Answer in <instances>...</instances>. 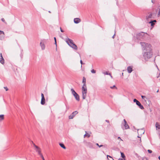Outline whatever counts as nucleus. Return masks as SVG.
<instances>
[{"label": "nucleus", "instance_id": "obj_1", "mask_svg": "<svg viewBox=\"0 0 160 160\" xmlns=\"http://www.w3.org/2000/svg\"><path fill=\"white\" fill-rule=\"evenodd\" d=\"M140 43L144 50L143 56L145 60H147L151 58L152 55L151 45L149 44L144 42H141Z\"/></svg>", "mask_w": 160, "mask_h": 160}, {"label": "nucleus", "instance_id": "obj_2", "mask_svg": "<svg viewBox=\"0 0 160 160\" xmlns=\"http://www.w3.org/2000/svg\"><path fill=\"white\" fill-rule=\"evenodd\" d=\"M145 34V33L141 32L136 34L135 36H134L133 39L135 41L136 39L141 40L142 38Z\"/></svg>", "mask_w": 160, "mask_h": 160}, {"label": "nucleus", "instance_id": "obj_3", "mask_svg": "<svg viewBox=\"0 0 160 160\" xmlns=\"http://www.w3.org/2000/svg\"><path fill=\"white\" fill-rule=\"evenodd\" d=\"M82 98L83 99H84L86 97L87 93V87H82Z\"/></svg>", "mask_w": 160, "mask_h": 160}, {"label": "nucleus", "instance_id": "obj_4", "mask_svg": "<svg viewBox=\"0 0 160 160\" xmlns=\"http://www.w3.org/2000/svg\"><path fill=\"white\" fill-rule=\"evenodd\" d=\"M133 102L136 103V104L141 109H143L144 108L142 105H141L140 102L137 100L136 99H134Z\"/></svg>", "mask_w": 160, "mask_h": 160}, {"label": "nucleus", "instance_id": "obj_5", "mask_svg": "<svg viewBox=\"0 0 160 160\" xmlns=\"http://www.w3.org/2000/svg\"><path fill=\"white\" fill-rule=\"evenodd\" d=\"M78 112L77 111L73 112L71 115L69 116V119H72L78 113Z\"/></svg>", "mask_w": 160, "mask_h": 160}, {"label": "nucleus", "instance_id": "obj_6", "mask_svg": "<svg viewBox=\"0 0 160 160\" xmlns=\"http://www.w3.org/2000/svg\"><path fill=\"white\" fill-rule=\"evenodd\" d=\"M41 103L42 105H44L45 103V100L44 97V94L42 93H41Z\"/></svg>", "mask_w": 160, "mask_h": 160}, {"label": "nucleus", "instance_id": "obj_7", "mask_svg": "<svg viewBox=\"0 0 160 160\" xmlns=\"http://www.w3.org/2000/svg\"><path fill=\"white\" fill-rule=\"evenodd\" d=\"M66 42L69 46L71 45L72 43L73 42V41L72 40L69 38H66Z\"/></svg>", "mask_w": 160, "mask_h": 160}, {"label": "nucleus", "instance_id": "obj_8", "mask_svg": "<svg viewBox=\"0 0 160 160\" xmlns=\"http://www.w3.org/2000/svg\"><path fill=\"white\" fill-rule=\"evenodd\" d=\"M123 122H124V124H123L122 123V124H123L125 129H129V127L128 125V124L127 123V122L125 119H124L123 120Z\"/></svg>", "mask_w": 160, "mask_h": 160}, {"label": "nucleus", "instance_id": "obj_9", "mask_svg": "<svg viewBox=\"0 0 160 160\" xmlns=\"http://www.w3.org/2000/svg\"><path fill=\"white\" fill-rule=\"evenodd\" d=\"M4 38V33L2 31L0 30V39L2 40Z\"/></svg>", "mask_w": 160, "mask_h": 160}, {"label": "nucleus", "instance_id": "obj_10", "mask_svg": "<svg viewBox=\"0 0 160 160\" xmlns=\"http://www.w3.org/2000/svg\"><path fill=\"white\" fill-rule=\"evenodd\" d=\"M69 46L75 50H78L77 46L73 42Z\"/></svg>", "mask_w": 160, "mask_h": 160}, {"label": "nucleus", "instance_id": "obj_11", "mask_svg": "<svg viewBox=\"0 0 160 160\" xmlns=\"http://www.w3.org/2000/svg\"><path fill=\"white\" fill-rule=\"evenodd\" d=\"M133 67L132 66H129L127 68V71L129 73H131L132 71Z\"/></svg>", "mask_w": 160, "mask_h": 160}, {"label": "nucleus", "instance_id": "obj_12", "mask_svg": "<svg viewBox=\"0 0 160 160\" xmlns=\"http://www.w3.org/2000/svg\"><path fill=\"white\" fill-rule=\"evenodd\" d=\"M81 21V20L80 18H74V22L75 23L77 24L80 22Z\"/></svg>", "mask_w": 160, "mask_h": 160}, {"label": "nucleus", "instance_id": "obj_13", "mask_svg": "<svg viewBox=\"0 0 160 160\" xmlns=\"http://www.w3.org/2000/svg\"><path fill=\"white\" fill-rule=\"evenodd\" d=\"M73 96H74L76 99L77 101H79V100H80L79 97V95L77 93L76 94H75L73 95Z\"/></svg>", "mask_w": 160, "mask_h": 160}, {"label": "nucleus", "instance_id": "obj_14", "mask_svg": "<svg viewBox=\"0 0 160 160\" xmlns=\"http://www.w3.org/2000/svg\"><path fill=\"white\" fill-rule=\"evenodd\" d=\"M138 133L139 132L141 134H143L145 132V131L143 129H138Z\"/></svg>", "mask_w": 160, "mask_h": 160}, {"label": "nucleus", "instance_id": "obj_15", "mask_svg": "<svg viewBox=\"0 0 160 160\" xmlns=\"http://www.w3.org/2000/svg\"><path fill=\"white\" fill-rule=\"evenodd\" d=\"M40 46L41 47L42 50H43L45 49V45L43 43H42V42L40 43Z\"/></svg>", "mask_w": 160, "mask_h": 160}, {"label": "nucleus", "instance_id": "obj_16", "mask_svg": "<svg viewBox=\"0 0 160 160\" xmlns=\"http://www.w3.org/2000/svg\"><path fill=\"white\" fill-rule=\"evenodd\" d=\"M0 62L2 64L4 63V60L2 57H0Z\"/></svg>", "mask_w": 160, "mask_h": 160}, {"label": "nucleus", "instance_id": "obj_17", "mask_svg": "<svg viewBox=\"0 0 160 160\" xmlns=\"http://www.w3.org/2000/svg\"><path fill=\"white\" fill-rule=\"evenodd\" d=\"M155 126L157 130H158V129H160V125L158 122H156Z\"/></svg>", "mask_w": 160, "mask_h": 160}, {"label": "nucleus", "instance_id": "obj_18", "mask_svg": "<svg viewBox=\"0 0 160 160\" xmlns=\"http://www.w3.org/2000/svg\"><path fill=\"white\" fill-rule=\"evenodd\" d=\"M36 151L38 153V154L40 155L42 153H41V150L40 148H39L37 149H35Z\"/></svg>", "mask_w": 160, "mask_h": 160}, {"label": "nucleus", "instance_id": "obj_19", "mask_svg": "<svg viewBox=\"0 0 160 160\" xmlns=\"http://www.w3.org/2000/svg\"><path fill=\"white\" fill-rule=\"evenodd\" d=\"M85 132L86 134L84 136V138L85 137H87L88 138L90 137V134L88 133L86 131H85Z\"/></svg>", "mask_w": 160, "mask_h": 160}, {"label": "nucleus", "instance_id": "obj_20", "mask_svg": "<svg viewBox=\"0 0 160 160\" xmlns=\"http://www.w3.org/2000/svg\"><path fill=\"white\" fill-rule=\"evenodd\" d=\"M4 119V115L3 114L0 115V121H2Z\"/></svg>", "mask_w": 160, "mask_h": 160}, {"label": "nucleus", "instance_id": "obj_21", "mask_svg": "<svg viewBox=\"0 0 160 160\" xmlns=\"http://www.w3.org/2000/svg\"><path fill=\"white\" fill-rule=\"evenodd\" d=\"M59 145L60 146L62 147V148H63L64 149H66V147H65V146H64V144H63V143H59Z\"/></svg>", "mask_w": 160, "mask_h": 160}, {"label": "nucleus", "instance_id": "obj_22", "mask_svg": "<svg viewBox=\"0 0 160 160\" xmlns=\"http://www.w3.org/2000/svg\"><path fill=\"white\" fill-rule=\"evenodd\" d=\"M71 91L72 92V94L73 95L77 93L75 92L73 88H71Z\"/></svg>", "mask_w": 160, "mask_h": 160}, {"label": "nucleus", "instance_id": "obj_23", "mask_svg": "<svg viewBox=\"0 0 160 160\" xmlns=\"http://www.w3.org/2000/svg\"><path fill=\"white\" fill-rule=\"evenodd\" d=\"M121 157L124 159V160H125V155L122 152H121Z\"/></svg>", "mask_w": 160, "mask_h": 160}, {"label": "nucleus", "instance_id": "obj_24", "mask_svg": "<svg viewBox=\"0 0 160 160\" xmlns=\"http://www.w3.org/2000/svg\"><path fill=\"white\" fill-rule=\"evenodd\" d=\"M86 78H85V77H83L82 82L83 83H86Z\"/></svg>", "mask_w": 160, "mask_h": 160}, {"label": "nucleus", "instance_id": "obj_25", "mask_svg": "<svg viewBox=\"0 0 160 160\" xmlns=\"http://www.w3.org/2000/svg\"><path fill=\"white\" fill-rule=\"evenodd\" d=\"M104 74L109 75L111 76V74L110 73H108L107 72H106L103 73Z\"/></svg>", "mask_w": 160, "mask_h": 160}, {"label": "nucleus", "instance_id": "obj_26", "mask_svg": "<svg viewBox=\"0 0 160 160\" xmlns=\"http://www.w3.org/2000/svg\"><path fill=\"white\" fill-rule=\"evenodd\" d=\"M91 72L92 73H96V71L94 70L93 69H92L91 70Z\"/></svg>", "mask_w": 160, "mask_h": 160}, {"label": "nucleus", "instance_id": "obj_27", "mask_svg": "<svg viewBox=\"0 0 160 160\" xmlns=\"http://www.w3.org/2000/svg\"><path fill=\"white\" fill-rule=\"evenodd\" d=\"M149 23H150L151 24V25L152 26H153L154 24V22H153V21H151Z\"/></svg>", "mask_w": 160, "mask_h": 160}, {"label": "nucleus", "instance_id": "obj_28", "mask_svg": "<svg viewBox=\"0 0 160 160\" xmlns=\"http://www.w3.org/2000/svg\"><path fill=\"white\" fill-rule=\"evenodd\" d=\"M39 155L41 156V157L42 158V160H45L42 154H41Z\"/></svg>", "mask_w": 160, "mask_h": 160}, {"label": "nucleus", "instance_id": "obj_29", "mask_svg": "<svg viewBox=\"0 0 160 160\" xmlns=\"http://www.w3.org/2000/svg\"><path fill=\"white\" fill-rule=\"evenodd\" d=\"M96 145L97 146H98L99 148L102 147L103 146V145H99V144L98 143H97L96 144Z\"/></svg>", "mask_w": 160, "mask_h": 160}, {"label": "nucleus", "instance_id": "obj_30", "mask_svg": "<svg viewBox=\"0 0 160 160\" xmlns=\"http://www.w3.org/2000/svg\"><path fill=\"white\" fill-rule=\"evenodd\" d=\"M107 157L108 158V157H109L110 158H111V159H110L109 160H114L113 159L111 156H110L109 155H107Z\"/></svg>", "mask_w": 160, "mask_h": 160}, {"label": "nucleus", "instance_id": "obj_31", "mask_svg": "<svg viewBox=\"0 0 160 160\" xmlns=\"http://www.w3.org/2000/svg\"><path fill=\"white\" fill-rule=\"evenodd\" d=\"M110 88L111 89H113L114 88H115L116 89H117V87L115 86V85H113V86L110 87Z\"/></svg>", "mask_w": 160, "mask_h": 160}, {"label": "nucleus", "instance_id": "obj_32", "mask_svg": "<svg viewBox=\"0 0 160 160\" xmlns=\"http://www.w3.org/2000/svg\"><path fill=\"white\" fill-rule=\"evenodd\" d=\"M152 17V14H150L148 16V18H151Z\"/></svg>", "mask_w": 160, "mask_h": 160}, {"label": "nucleus", "instance_id": "obj_33", "mask_svg": "<svg viewBox=\"0 0 160 160\" xmlns=\"http://www.w3.org/2000/svg\"><path fill=\"white\" fill-rule=\"evenodd\" d=\"M148 151L149 153H151L152 152V151L149 149L148 150Z\"/></svg>", "mask_w": 160, "mask_h": 160}, {"label": "nucleus", "instance_id": "obj_34", "mask_svg": "<svg viewBox=\"0 0 160 160\" xmlns=\"http://www.w3.org/2000/svg\"><path fill=\"white\" fill-rule=\"evenodd\" d=\"M82 87H86V83H84L83 84V86Z\"/></svg>", "mask_w": 160, "mask_h": 160}, {"label": "nucleus", "instance_id": "obj_35", "mask_svg": "<svg viewBox=\"0 0 160 160\" xmlns=\"http://www.w3.org/2000/svg\"><path fill=\"white\" fill-rule=\"evenodd\" d=\"M4 88L6 91H7L8 90V89L7 87H4Z\"/></svg>", "mask_w": 160, "mask_h": 160}, {"label": "nucleus", "instance_id": "obj_36", "mask_svg": "<svg viewBox=\"0 0 160 160\" xmlns=\"http://www.w3.org/2000/svg\"><path fill=\"white\" fill-rule=\"evenodd\" d=\"M80 62L81 64H82L81 65V67H82V60H81L80 61Z\"/></svg>", "mask_w": 160, "mask_h": 160}, {"label": "nucleus", "instance_id": "obj_37", "mask_svg": "<svg viewBox=\"0 0 160 160\" xmlns=\"http://www.w3.org/2000/svg\"><path fill=\"white\" fill-rule=\"evenodd\" d=\"M141 97H142V99H143V98H146V97H145V96H142H142H141Z\"/></svg>", "mask_w": 160, "mask_h": 160}, {"label": "nucleus", "instance_id": "obj_38", "mask_svg": "<svg viewBox=\"0 0 160 160\" xmlns=\"http://www.w3.org/2000/svg\"><path fill=\"white\" fill-rule=\"evenodd\" d=\"M35 148H36L35 149H38L39 148L38 147V146H36Z\"/></svg>", "mask_w": 160, "mask_h": 160}, {"label": "nucleus", "instance_id": "obj_39", "mask_svg": "<svg viewBox=\"0 0 160 160\" xmlns=\"http://www.w3.org/2000/svg\"><path fill=\"white\" fill-rule=\"evenodd\" d=\"M60 31L61 32H63L64 31L62 29V28H60Z\"/></svg>", "mask_w": 160, "mask_h": 160}, {"label": "nucleus", "instance_id": "obj_40", "mask_svg": "<svg viewBox=\"0 0 160 160\" xmlns=\"http://www.w3.org/2000/svg\"><path fill=\"white\" fill-rule=\"evenodd\" d=\"M1 20L3 22H5V20L3 18H2L1 19Z\"/></svg>", "mask_w": 160, "mask_h": 160}, {"label": "nucleus", "instance_id": "obj_41", "mask_svg": "<svg viewBox=\"0 0 160 160\" xmlns=\"http://www.w3.org/2000/svg\"><path fill=\"white\" fill-rule=\"evenodd\" d=\"M32 143H33V145L35 147V146H36V145H35V144L34 143H33V142H32Z\"/></svg>", "mask_w": 160, "mask_h": 160}, {"label": "nucleus", "instance_id": "obj_42", "mask_svg": "<svg viewBox=\"0 0 160 160\" xmlns=\"http://www.w3.org/2000/svg\"><path fill=\"white\" fill-rule=\"evenodd\" d=\"M115 33L114 35L112 37V38H114V37H115Z\"/></svg>", "mask_w": 160, "mask_h": 160}, {"label": "nucleus", "instance_id": "obj_43", "mask_svg": "<svg viewBox=\"0 0 160 160\" xmlns=\"http://www.w3.org/2000/svg\"><path fill=\"white\" fill-rule=\"evenodd\" d=\"M54 39L55 41H56V38L55 37H54Z\"/></svg>", "mask_w": 160, "mask_h": 160}, {"label": "nucleus", "instance_id": "obj_44", "mask_svg": "<svg viewBox=\"0 0 160 160\" xmlns=\"http://www.w3.org/2000/svg\"><path fill=\"white\" fill-rule=\"evenodd\" d=\"M153 21V22H156V20H153V21Z\"/></svg>", "mask_w": 160, "mask_h": 160}, {"label": "nucleus", "instance_id": "obj_45", "mask_svg": "<svg viewBox=\"0 0 160 160\" xmlns=\"http://www.w3.org/2000/svg\"><path fill=\"white\" fill-rule=\"evenodd\" d=\"M106 121L107 122H108V123H109V121L108 120H106Z\"/></svg>", "mask_w": 160, "mask_h": 160}, {"label": "nucleus", "instance_id": "obj_46", "mask_svg": "<svg viewBox=\"0 0 160 160\" xmlns=\"http://www.w3.org/2000/svg\"><path fill=\"white\" fill-rule=\"evenodd\" d=\"M0 57H2V54L1 53L0 54Z\"/></svg>", "mask_w": 160, "mask_h": 160}, {"label": "nucleus", "instance_id": "obj_47", "mask_svg": "<svg viewBox=\"0 0 160 160\" xmlns=\"http://www.w3.org/2000/svg\"><path fill=\"white\" fill-rule=\"evenodd\" d=\"M55 44L56 45V46H57V42H56V41H55Z\"/></svg>", "mask_w": 160, "mask_h": 160}, {"label": "nucleus", "instance_id": "obj_48", "mask_svg": "<svg viewBox=\"0 0 160 160\" xmlns=\"http://www.w3.org/2000/svg\"><path fill=\"white\" fill-rule=\"evenodd\" d=\"M158 158L159 160H160V156H159Z\"/></svg>", "mask_w": 160, "mask_h": 160}, {"label": "nucleus", "instance_id": "obj_49", "mask_svg": "<svg viewBox=\"0 0 160 160\" xmlns=\"http://www.w3.org/2000/svg\"><path fill=\"white\" fill-rule=\"evenodd\" d=\"M122 76H123V73L122 72Z\"/></svg>", "mask_w": 160, "mask_h": 160}, {"label": "nucleus", "instance_id": "obj_50", "mask_svg": "<svg viewBox=\"0 0 160 160\" xmlns=\"http://www.w3.org/2000/svg\"><path fill=\"white\" fill-rule=\"evenodd\" d=\"M112 78V75H111V76H110Z\"/></svg>", "mask_w": 160, "mask_h": 160}, {"label": "nucleus", "instance_id": "obj_51", "mask_svg": "<svg viewBox=\"0 0 160 160\" xmlns=\"http://www.w3.org/2000/svg\"><path fill=\"white\" fill-rule=\"evenodd\" d=\"M138 138H140V137L138 136Z\"/></svg>", "mask_w": 160, "mask_h": 160}, {"label": "nucleus", "instance_id": "obj_52", "mask_svg": "<svg viewBox=\"0 0 160 160\" xmlns=\"http://www.w3.org/2000/svg\"><path fill=\"white\" fill-rule=\"evenodd\" d=\"M140 142H141V138L140 139Z\"/></svg>", "mask_w": 160, "mask_h": 160}, {"label": "nucleus", "instance_id": "obj_53", "mask_svg": "<svg viewBox=\"0 0 160 160\" xmlns=\"http://www.w3.org/2000/svg\"><path fill=\"white\" fill-rule=\"evenodd\" d=\"M158 90L157 91V92H158Z\"/></svg>", "mask_w": 160, "mask_h": 160}, {"label": "nucleus", "instance_id": "obj_54", "mask_svg": "<svg viewBox=\"0 0 160 160\" xmlns=\"http://www.w3.org/2000/svg\"><path fill=\"white\" fill-rule=\"evenodd\" d=\"M118 138H120V139H121L120 137H118Z\"/></svg>", "mask_w": 160, "mask_h": 160}, {"label": "nucleus", "instance_id": "obj_55", "mask_svg": "<svg viewBox=\"0 0 160 160\" xmlns=\"http://www.w3.org/2000/svg\"><path fill=\"white\" fill-rule=\"evenodd\" d=\"M49 13H51V12H50V11H49Z\"/></svg>", "mask_w": 160, "mask_h": 160}]
</instances>
